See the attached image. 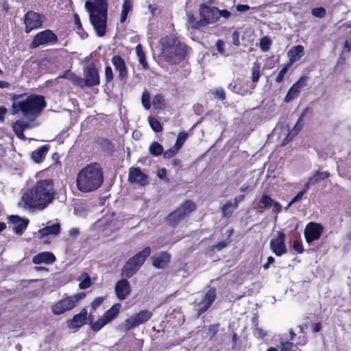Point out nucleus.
<instances>
[{
	"label": "nucleus",
	"mask_w": 351,
	"mask_h": 351,
	"mask_svg": "<svg viewBox=\"0 0 351 351\" xmlns=\"http://www.w3.org/2000/svg\"><path fill=\"white\" fill-rule=\"evenodd\" d=\"M56 195L53 180H39L22 193L18 206L28 211L43 210L53 202Z\"/></svg>",
	"instance_id": "obj_1"
},
{
	"label": "nucleus",
	"mask_w": 351,
	"mask_h": 351,
	"mask_svg": "<svg viewBox=\"0 0 351 351\" xmlns=\"http://www.w3.org/2000/svg\"><path fill=\"white\" fill-rule=\"evenodd\" d=\"M104 182L103 171L99 163L93 162L83 167L77 173L76 186L82 193H90L99 189Z\"/></svg>",
	"instance_id": "obj_2"
},
{
	"label": "nucleus",
	"mask_w": 351,
	"mask_h": 351,
	"mask_svg": "<svg viewBox=\"0 0 351 351\" xmlns=\"http://www.w3.org/2000/svg\"><path fill=\"white\" fill-rule=\"evenodd\" d=\"M85 8L89 12L90 21L99 37L104 36L107 19V0L86 1Z\"/></svg>",
	"instance_id": "obj_3"
},
{
	"label": "nucleus",
	"mask_w": 351,
	"mask_h": 351,
	"mask_svg": "<svg viewBox=\"0 0 351 351\" xmlns=\"http://www.w3.org/2000/svg\"><path fill=\"white\" fill-rule=\"evenodd\" d=\"M21 96H16L12 104L14 113L21 112L23 117L34 119L45 106L44 97L40 95H31L25 99L17 100Z\"/></svg>",
	"instance_id": "obj_4"
},
{
	"label": "nucleus",
	"mask_w": 351,
	"mask_h": 351,
	"mask_svg": "<svg viewBox=\"0 0 351 351\" xmlns=\"http://www.w3.org/2000/svg\"><path fill=\"white\" fill-rule=\"evenodd\" d=\"M162 56L170 64L180 63L186 55V45L173 36H166L161 39Z\"/></svg>",
	"instance_id": "obj_5"
},
{
	"label": "nucleus",
	"mask_w": 351,
	"mask_h": 351,
	"mask_svg": "<svg viewBox=\"0 0 351 351\" xmlns=\"http://www.w3.org/2000/svg\"><path fill=\"white\" fill-rule=\"evenodd\" d=\"M123 224L124 219L122 216L115 217L113 213H109L98 219L95 224V227L101 237H108L119 230Z\"/></svg>",
	"instance_id": "obj_6"
},
{
	"label": "nucleus",
	"mask_w": 351,
	"mask_h": 351,
	"mask_svg": "<svg viewBox=\"0 0 351 351\" xmlns=\"http://www.w3.org/2000/svg\"><path fill=\"white\" fill-rule=\"evenodd\" d=\"M150 253V247H147L130 258L121 270V276L126 278L132 277L144 263Z\"/></svg>",
	"instance_id": "obj_7"
},
{
	"label": "nucleus",
	"mask_w": 351,
	"mask_h": 351,
	"mask_svg": "<svg viewBox=\"0 0 351 351\" xmlns=\"http://www.w3.org/2000/svg\"><path fill=\"white\" fill-rule=\"evenodd\" d=\"M84 296L85 294L83 293H77L71 296H66L58 300L52 305L51 312L56 315H60L69 311H71Z\"/></svg>",
	"instance_id": "obj_8"
},
{
	"label": "nucleus",
	"mask_w": 351,
	"mask_h": 351,
	"mask_svg": "<svg viewBox=\"0 0 351 351\" xmlns=\"http://www.w3.org/2000/svg\"><path fill=\"white\" fill-rule=\"evenodd\" d=\"M199 15L201 19L195 24L191 25L193 27L198 28L215 23L219 19V10L215 7L210 8L202 5L199 8Z\"/></svg>",
	"instance_id": "obj_9"
},
{
	"label": "nucleus",
	"mask_w": 351,
	"mask_h": 351,
	"mask_svg": "<svg viewBox=\"0 0 351 351\" xmlns=\"http://www.w3.org/2000/svg\"><path fill=\"white\" fill-rule=\"evenodd\" d=\"M195 209V204L192 201L184 202L179 208L171 213L167 217L169 225L175 226L182 221L186 216Z\"/></svg>",
	"instance_id": "obj_10"
},
{
	"label": "nucleus",
	"mask_w": 351,
	"mask_h": 351,
	"mask_svg": "<svg viewBox=\"0 0 351 351\" xmlns=\"http://www.w3.org/2000/svg\"><path fill=\"white\" fill-rule=\"evenodd\" d=\"M153 313L149 310H143L138 313L134 314L126 319L123 323V328L125 330H129L141 324L149 321L152 317Z\"/></svg>",
	"instance_id": "obj_11"
},
{
	"label": "nucleus",
	"mask_w": 351,
	"mask_h": 351,
	"mask_svg": "<svg viewBox=\"0 0 351 351\" xmlns=\"http://www.w3.org/2000/svg\"><path fill=\"white\" fill-rule=\"evenodd\" d=\"M323 231L324 227L321 224L314 222L308 223L306 226L304 231L306 241L308 243H311L319 239Z\"/></svg>",
	"instance_id": "obj_12"
},
{
	"label": "nucleus",
	"mask_w": 351,
	"mask_h": 351,
	"mask_svg": "<svg viewBox=\"0 0 351 351\" xmlns=\"http://www.w3.org/2000/svg\"><path fill=\"white\" fill-rule=\"evenodd\" d=\"M84 84L87 86H93L99 84L98 70L93 63L88 64L84 69Z\"/></svg>",
	"instance_id": "obj_13"
},
{
	"label": "nucleus",
	"mask_w": 351,
	"mask_h": 351,
	"mask_svg": "<svg viewBox=\"0 0 351 351\" xmlns=\"http://www.w3.org/2000/svg\"><path fill=\"white\" fill-rule=\"evenodd\" d=\"M57 40V37L52 32V31L47 29L43 31L36 34L33 41L32 42V47L35 48L41 45L54 43Z\"/></svg>",
	"instance_id": "obj_14"
},
{
	"label": "nucleus",
	"mask_w": 351,
	"mask_h": 351,
	"mask_svg": "<svg viewBox=\"0 0 351 351\" xmlns=\"http://www.w3.org/2000/svg\"><path fill=\"white\" fill-rule=\"evenodd\" d=\"M42 23L43 17L36 12H28L25 16V32L27 33L40 27Z\"/></svg>",
	"instance_id": "obj_15"
},
{
	"label": "nucleus",
	"mask_w": 351,
	"mask_h": 351,
	"mask_svg": "<svg viewBox=\"0 0 351 351\" xmlns=\"http://www.w3.org/2000/svg\"><path fill=\"white\" fill-rule=\"evenodd\" d=\"M131 286L126 278L117 281L114 287V293L119 300H124L131 293Z\"/></svg>",
	"instance_id": "obj_16"
},
{
	"label": "nucleus",
	"mask_w": 351,
	"mask_h": 351,
	"mask_svg": "<svg viewBox=\"0 0 351 351\" xmlns=\"http://www.w3.org/2000/svg\"><path fill=\"white\" fill-rule=\"evenodd\" d=\"M128 181L140 186H145L148 184V177L139 167H131L129 169Z\"/></svg>",
	"instance_id": "obj_17"
},
{
	"label": "nucleus",
	"mask_w": 351,
	"mask_h": 351,
	"mask_svg": "<svg viewBox=\"0 0 351 351\" xmlns=\"http://www.w3.org/2000/svg\"><path fill=\"white\" fill-rule=\"evenodd\" d=\"M270 248L274 254L280 256L286 252L285 245V234L282 232H278V236L272 239L269 243Z\"/></svg>",
	"instance_id": "obj_18"
},
{
	"label": "nucleus",
	"mask_w": 351,
	"mask_h": 351,
	"mask_svg": "<svg viewBox=\"0 0 351 351\" xmlns=\"http://www.w3.org/2000/svg\"><path fill=\"white\" fill-rule=\"evenodd\" d=\"M87 310L82 308L80 312L67 321V326L70 328L78 329L87 323Z\"/></svg>",
	"instance_id": "obj_19"
},
{
	"label": "nucleus",
	"mask_w": 351,
	"mask_h": 351,
	"mask_svg": "<svg viewBox=\"0 0 351 351\" xmlns=\"http://www.w3.org/2000/svg\"><path fill=\"white\" fill-rule=\"evenodd\" d=\"M9 221L13 224V230L18 235H21L23 234L29 223V220L27 219L21 218L18 215H12L9 217Z\"/></svg>",
	"instance_id": "obj_20"
},
{
	"label": "nucleus",
	"mask_w": 351,
	"mask_h": 351,
	"mask_svg": "<svg viewBox=\"0 0 351 351\" xmlns=\"http://www.w3.org/2000/svg\"><path fill=\"white\" fill-rule=\"evenodd\" d=\"M305 81L306 77H302L292 85L285 97V102H290L298 96L301 89L305 85Z\"/></svg>",
	"instance_id": "obj_21"
},
{
	"label": "nucleus",
	"mask_w": 351,
	"mask_h": 351,
	"mask_svg": "<svg viewBox=\"0 0 351 351\" xmlns=\"http://www.w3.org/2000/svg\"><path fill=\"white\" fill-rule=\"evenodd\" d=\"M216 298V292L215 289H210L204 295V298L202 300L197 304L198 308L197 311L199 313H202L206 311L212 303L214 302Z\"/></svg>",
	"instance_id": "obj_22"
},
{
	"label": "nucleus",
	"mask_w": 351,
	"mask_h": 351,
	"mask_svg": "<svg viewBox=\"0 0 351 351\" xmlns=\"http://www.w3.org/2000/svg\"><path fill=\"white\" fill-rule=\"evenodd\" d=\"M112 64L116 71L119 72V77L120 80H124L128 75L125 63L124 60L119 56H114L111 60Z\"/></svg>",
	"instance_id": "obj_23"
},
{
	"label": "nucleus",
	"mask_w": 351,
	"mask_h": 351,
	"mask_svg": "<svg viewBox=\"0 0 351 351\" xmlns=\"http://www.w3.org/2000/svg\"><path fill=\"white\" fill-rule=\"evenodd\" d=\"M304 55V47L302 45H296L292 47L287 52L289 58V64L290 66L295 62L298 61Z\"/></svg>",
	"instance_id": "obj_24"
},
{
	"label": "nucleus",
	"mask_w": 351,
	"mask_h": 351,
	"mask_svg": "<svg viewBox=\"0 0 351 351\" xmlns=\"http://www.w3.org/2000/svg\"><path fill=\"white\" fill-rule=\"evenodd\" d=\"M56 261V257L51 252H43L38 253L32 258L33 263L36 265L39 264H51Z\"/></svg>",
	"instance_id": "obj_25"
},
{
	"label": "nucleus",
	"mask_w": 351,
	"mask_h": 351,
	"mask_svg": "<svg viewBox=\"0 0 351 351\" xmlns=\"http://www.w3.org/2000/svg\"><path fill=\"white\" fill-rule=\"evenodd\" d=\"M153 265L158 269L165 267L170 261V255L167 252H161L153 258Z\"/></svg>",
	"instance_id": "obj_26"
},
{
	"label": "nucleus",
	"mask_w": 351,
	"mask_h": 351,
	"mask_svg": "<svg viewBox=\"0 0 351 351\" xmlns=\"http://www.w3.org/2000/svg\"><path fill=\"white\" fill-rule=\"evenodd\" d=\"M32 125H33V123L19 120L13 123V130L19 138L24 139L23 131L32 127Z\"/></svg>",
	"instance_id": "obj_27"
},
{
	"label": "nucleus",
	"mask_w": 351,
	"mask_h": 351,
	"mask_svg": "<svg viewBox=\"0 0 351 351\" xmlns=\"http://www.w3.org/2000/svg\"><path fill=\"white\" fill-rule=\"evenodd\" d=\"M60 226L59 223H53L47 225L45 228L38 230V234L40 237H47L49 235H57L59 234Z\"/></svg>",
	"instance_id": "obj_28"
},
{
	"label": "nucleus",
	"mask_w": 351,
	"mask_h": 351,
	"mask_svg": "<svg viewBox=\"0 0 351 351\" xmlns=\"http://www.w3.org/2000/svg\"><path fill=\"white\" fill-rule=\"evenodd\" d=\"M121 307V304L120 303L114 304L110 309L106 311L102 317L108 323L110 322L117 317L120 311Z\"/></svg>",
	"instance_id": "obj_29"
},
{
	"label": "nucleus",
	"mask_w": 351,
	"mask_h": 351,
	"mask_svg": "<svg viewBox=\"0 0 351 351\" xmlns=\"http://www.w3.org/2000/svg\"><path fill=\"white\" fill-rule=\"evenodd\" d=\"M329 176L330 173L328 171H316L308 177V181L311 185H314L320 180L328 178Z\"/></svg>",
	"instance_id": "obj_30"
},
{
	"label": "nucleus",
	"mask_w": 351,
	"mask_h": 351,
	"mask_svg": "<svg viewBox=\"0 0 351 351\" xmlns=\"http://www.w3.org/2000/svg\"><path fill=\"white\" fill-rule=\"evenodd\" d=\"M49 147L43 145L38 149L34 151L32 154V158L35 162H40L45 158V155L48 152Z\"/></svg>",
	"instance_id": "obj_31"
},
{
	"label": "nucleus",
	"mask_w": 351,
	"mask_h": 351,
	"mask_svg": "<svg viewBox=\"0 0 351 351\" xmlns=\"http://www.w3.org/2000/svg\"><path fill=\"white\" fill-rule=\"evenodd\" d=\"M88 321L90 322V328L94 332H98L104 326L108 324L102 316L100 318H99L96 322H93V316L89 315Z\"/></svg>",
	"instance_id": "obj_32"
},
{
	"label": "nucleus",
	"mask_w": 351,
	"mask_h": 351,
	"mask_svg": "<svg viewBox=\"0 0 351 351\" xmlns=\"http://www.w3.org/2000/svg\"><path fill=\"white\" fill-rule=\"evenodd\" d=\"M62 77H64L69 81H71L73 84L79 86H84V80L81 78L80 77L77 76L73 73H71L69 71H66L64 75L62 76Z\"/></svg>",
	"instance_id": "obj_33"
},
{
	"label": "nucleus",
	"mask_w": 351,
	"mask_h": 351,
	"mask_svg": "<svg viewBox=\"0 0 351 351\" xmlns=\"http://www.w3.org/2000/svg\"><path fill=\"white\" fill-rule=\"evenodd\" d=\"M235 204L231 202H227L221 208V212L223 217H230L233 213L234 210L237 208Z\"/></svg>",
	"instance_id": "obj_34"
},
{
	"label": "nucleus",
	"mask_w": 351,
	"mask_h": 351,
	"mask_svg": "<svg viewBox=\"0 0 351 351\" xmlns=\"http://www.w3.org/2000/svg\"><path fill=\"white\" fill-rule=\"evenodd\" d=\"M132 3L130 0H125L122 6L120 22L124 23L128 17V14L130 11Z\"/></svg>",
	"instance_id": "obj_35"
},
{
	"label": "nucleus",
	"mask_w": 351,
	"mask_h": 351,
	"mask_svg": "<svg viewBox=\"0 0 351 351\" xmlns=\"http://www.w3.org/2000/svg\"><path fill=\"white\" fill-rule=\"evenodd\" d=\"M136 53L138 58L139 63L142 65L143 69H147V63L146 62L145 56L143 51L142 46L140 44L137 45L136 47Z\"/></svg>",
	"instance_id": "obj_36"
},
{
	"label": "nucleus",
	"mask_w": 351,
	"mask_h": 351,
	"mask_svg": "<svg viewBox=\"0 0 351 351\" xmlns=\"http://www.w3.org/2000/svg\"><path fill=\"white\" fill-rule=\"evenodd\" d=\"M295 346L285 339H280V344L278 346V351H293V348Z\"/></svg>",
	"instance_id": "obj_37"
},
{
	"label": "nucleus",
	"mask_w": 351,
	"mask_h": 351,
	"mask_svg": "<svg viewBox=\"0 0 351 351\" xmlns=\"http://www.w3.org/2000/svg\"><path fill=\"white\" fill-rule=\"evenodd\" d=\"M149 150L153 156H158L163 152V147L158 143L154 142L150 145Z\"/></svg>",
	"instance_id": "obj_38"
},
{
	"label": "nucleus",
	"mask_w": 351,
	"mask_h": 351,
	"mask_svg": "<svg viewBox=\"0 0 351 351\" xmlns=\"http://www.w3.org/2000/svg\"><path fill=\"white\" fill-rule=\"evenodd\" d=\"M148 122L149 123L150 127L154 132H158L162 130V126L160 123L155 117L149 116L148 117Z\"/></svg>",
	"instance_id": "obj_39"
},
{
	"label": "nucleus",
	"mask_w": 351,
	"mask_h": 351,
	"mask_svg": "<svg viewBox=\"0 0 351 351\" xmlns=\"http://www.w3.org/2000/svg\"><path fill=\"white\" fill-rule=\"evenodd\" d=\"M259 203L261 204V208H271L272 204H274V200L267 195H263L261 197Z\"/></svg>",
	"instance_id": "obj_40"
},
{
	"label": "nucleus",
	"mask_w": 351,
	"mask_h": 351,
	"mask_svg": "<svg viewBox=\"0 0 351 351\" xmlns=\"http://www.w3.org/2000/svg\"><path fill=\"white\" fill-rule=\"evenodd\" d=\"M80 280L81 281L79 284L80 289H86L90 286V279L87 274H83Z\"/></svg>",
	"instance_id": "obj_41"
},
{
	"label": "nucleus",
	"mask_w": 351,
	"mask_h": 351,
	"mask_svg": "<svg viewBox=\"0 0 351 351\" xmlns=\"http://www.w3.org/2000/svg\"><path fill=\"white\" fill-rule=\"evenodd\" d=\"M188 137L186 132H180L174 144V146L179 150Z\"/></svg>",
	"instance_id": "obj_42"
},
{
	"label": "nucleus",
	"mask_w": 351,
	"mask_h": 351,
	"mask_svg": "<svg viewBox=\"0 0 351 351\" xmlns=\"http://www.w3.org/2000/svg\"><path fill=\"white\" fill-rule=\"evenodd\" d=\"M260 66L254 63L252 68V80L254 83H256L260 77Z\"/></svg>",
	"instance_id": "obj_43"
},
{
	"label": "nucleus",
	"mask_w": 351,
	"mask_h": 351,
	"mask_svg": "<svg viewBox=\"0 0 351 351\" xmlns=\"http://www.w3.org/2000/svg\"><path fill=\"white\" fill-rule=\"evenodd\" d=\"M271 45V40L268 37H263L260 42V48L261 51L266 52L269 50Z\"/></svg>",
	"instance_id": "obj_44"
},
{
	"label": "nucleus",
	"mask_w": 351,
	"mask_h": 351,
	"mask_svg": "<svg viewBox=\"0 0 351 351\" xmlns=\"http://www.w3.org/2000/svg\"><path fill=\"white\" fill-rule=\"evenodd\" d=\"M141 101H142L143 107L146 110H148L150 108L149 95L147 90H145L143 93L142 97H141Z\"/></svg>",
	"instance_id": "obj_45"
},
{
	"label": "nucleus",
	"mask_w": 351,
	"mask_h": 351,
	"mask_svg": "<svg viewBox=\"0 0 351 351\" xmlns=\"http://www.w3.org/2000/svg\"><path fill=\"white\" fill-rule=\"evenodd\" d=\"M216 49L218 53L222 56H228L225 51V42L222 40H218L215 43Z\"/></svg>",
	"instance_id": "obj_46"
},
{
	"label": "nucleus",
	"mask_w": 351,
	"mask_h": 351,
	"mask_svg": "<svg viewBox=\"0 0 351 351\" xmlns=\"http://www.w3.org/2000/svg\"><path fill=\"white\" fill-rule=\"evenodd\" d=\"M289 67L290 66L287 64L285 66H284V67L280 71L278 75L276 76L275 79L276 82L280 83L282 81L284 76L287 73Z\"/></svg>",
	"instance_id": "obj_47"
},
{
	"label": "nucleus",
	"mask_w": 351,
	"mask_h": 351,
	"mask_svg": "<svg viewBox=\"0 0 351 351\" xmlns=\"http://www.w3.org/2000/svg\"><path fill=\"white\" fill-rule=\"evenodd\" d=\"M311 14L318 18H323L326 15V10L324 8H316L311 10Z\"/></svg>",
	"instance_id": "obj_48"
},
{
	"label": "nucleus",
	"mask_w": 351,
	"mask_h": 351,
	"mask_svg": "<svg viewBox=\"0 0 351 351\" xmlns=\"http://www.w3.org/2000/svg\"><path fill=\"white\" fill-rule=\"evenodd\" d=\"M179 150L173 145L172 147L164 152V157L165 158H170L174 156Z\"/></svg>",
	"instance_id": "obj_49"
},
{
	"label": "nucleus",
	"mask_w": 351,
	"mask_h": 351,
	"mask_svg": "<svg viewBox=\"0 0 351 351\" xmlns=\"http://www.w3.org/2000/svg\"><path fill=\"white\" fill-rule=\"evenodd\" d=\"M104 297H97L94 299V300L91 303V307L95 310L98 308L104 302Z\"/></svg>",
	"instance_id": "obj_50"
},
{
	"label": "nucleus",
	"mask_w": 351,
	"mask_h": 351,
	"mask_svg": "<svg viewBox=\"0 0 351 351\" xmlns=\"http://www.w3.org/2000/svg\"><path fill=\"white\" fill-rule=\"evenodd\" d=\"M105 77L108 82H110L113 79V72L111 67L109 66H107L105 68Z\"/></svg>",
	"instance_id": "obj_51"
},
{
	"label": "nucleus",
	"mask_w": 351,
	"mask_h": 351,
	"mask_svg": "<svg viewBox=\"0 0 351 351\" xmlns=\"http://www.w3.org/2000/svg\"><path fill=\"white\" fill-rule=\"evenodd\" d=\"M218 325H210L208 328L207 335L212 338L217 332Z\"/></svg>",
	"instance_id": "obj_52"
},
{
	"label": "nucleus",
	"mask_w": 351,
	"mask_h": 351,
	"mask_svg": "<svg viewBox=\"0 0 351 351\" xmlns=\"http://www.w3.org/2000/svg\"><path fill=\"white\" fill-rule=\"evenodd\" d=\"M267 335V332L261 328H257L254 330V335L257 337L263 338Z\"/></svg>",
	"instance_id": "obj_53"
},
{
	"label": "nucleus",
	"mask_w": 351,
	"mask_h": 351,
	"mask_svg": "<svg viewBox=\"0 0 351 351\" xmlns=\"http://www.w3.org/2000/svg\"><path fill=\"white\" fill-rule=\"evenodd\" d=\"M164 102V98L163 96L161 95H156L153 99V104L154 105L160 106V104H163Z\"/></svg>",
	"instance_id": "obj_54"
},
{
	"label": "nucleus",
	"mask_w": 351,
	"mask_h": 351,
	"mask_svg": "<svg viewBox=\"0 0 351 351\" xmlns=\"http://www.w3.org/2000/svg\"><path fill=\"white\" fill-rule=\"evenodd\" d=\"M215 95L218 97L219 99H223L225 98V92L221 88H217L214 92Z\"/></svg>",
	"instance_id": "obj_55"
},
{
	"label": "nucleus",
	"mask_w": 351,
	"mask_h": 351,
	"mask_svg": "<svg viewBox=\"0 0 351 351\" xmlns=\"http://www.w3.org/2000/svg\"><path fill=\"white\" fill-rule=\"evenodd\" d=\"M232 43L235 46H239L240 45L239 42V34L238 32H234L232 34Z\"/></svg>",
	"instance_id": "obj_56"
},
{
	"label": "nucleus",
	"mask_w": 351,
	"mask_h": 351,
	"mask_svg": "<svg viewBox=\"0 0 351 351\" xmlns=\"http://www.w3.org/2000/svg\"><path fill=\"white\" fill-rule=\"evenodd\" d=\"M295 128L296 125L294 126V128L292 130V131L288 133L284 141H286L287 142L291 141V138L298 133V130H296Z\"/></svg>",
	"instance_id": "obj_57"
},
{
	"label": "nucleus",
	"mask_w": 351,
	"mask_h": 351,
	"mask_svg": "<svg viewBox=\"0 0 351 351\" xmlns=\"http://www.w3.org/2000/svg\"><path fill=\"white\" fill-rule=\"evenodd\" d=\"M304 195V193L302 191H300L293 199L289 203L288 206H290L291 204H293L294 202L300 200Z\"/></svg>",
	"instance_id": "obj_58"
},
{
	"label": "nucleus",
	"mask_w": 351,
	"mask_h": 351,
	"mask_svg": "<svg viewBox=\"0 0 351 351\" xmlns=\"http://www.w3.org/2000/svg\"><path fill=\"white\" fill-rule=\"evenodd\" d=\"M293 248L298 253H301L303 251L301 243L298 241L293 242Z\"/></svg>",
	"instance_id": "obj_59"
},
{
	"label": "nucleus",
	"mask_w": 351,
	"mask_h": 351,
	"mask_svg": "<svg viewBox=\"0 0 351 351\" xmlns=\"http://www.w3.org/2000/svg\"><path fill=\"white\" fill-rule=\"evenodd\" d=\"M271 208L274 213H278L281 210V205L279 203L274 201V204H272Z\"/></svg>",
	"instance_id": "obj_60"
},
{
	"label": "nucleus",
	"mask_w": 351,
	"mask_h": 351,
	"mask_svg": "<svg viewBox=\"0 0 351 351\" xmlns=\"http://www.w3.org/2000/svg\"><path fill=\"white\" fill-rule=\"evenodd\" d=\"M250 10V7L247 5H238L237 6V10L239 12H245Z\"/></svg>",
	"instance_id": "obj_61"
},
{
	"label": "nucleus",
	"mask_w": 351,
	"mask_h": 351,
	"mask_svg": "<svg viewBox=\"0 0 351 351\" xmlns=\"http://www.w3.org/2000/svg\"><path fill=\"white\" fill-rule=\"evenodd\" d=\"M7 112V109L0 106V122L3 121L4 120L5 114Z\"/></svg>",
	"instance_id": "obj_62"
},
{
	"label": "nucleus",
	"mask_w": 351,
	"mask_h": 351,
	"mask_svg": "<svg viewBox=\"0 0 351 351\" xmlns=\"http://www.w3.org/2000/svg\"><path fill=\"white\" fill-rule=\"evenodd\" d=\"M166 173H167V171L165 169H159L158 171V174H157L158 177L160 179H164L166 176Z\"/></svg>",
	"instance_id": "obj_63"
},
{
	"label": "nucleus",
	"mask_w": 351,
	"mask_h": 351,
	"mask_svg": "<svg viewBox=\"0 0 351 351\" xmlns=\"http://www.w3.org/2000/svg\"><path fill=\"white\" fill-rule=\"evenodd\" d=\"M69 234L72 237H75L79 234V230L77 228H71L69 231Z\"/></svg>",
	"instance_id": "obj_64"
}]
</instances>
